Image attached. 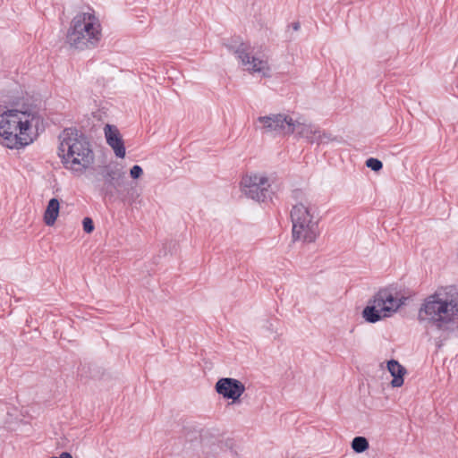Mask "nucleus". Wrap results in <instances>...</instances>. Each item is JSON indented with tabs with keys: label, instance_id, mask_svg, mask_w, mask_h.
I'll return each instance as SVG.
<instances>
[{
	"label": "nucleus",
	"instance_id": "4468645a",
	"mask_svg": "<svg viewBox=\"0 0 458 458\" xmlns=\"http://www.w3.org/2000/svg\"><path fill=\"white\" fill-rule=\"evenodd\" d=\"M103 176L106 183L116 190L123 184L124 172L119 168H107Z\"/></svg>",
	"mask_w": 458,
	"mask_h": 458
},
{
	"label": "nucleus",
	"instance_id": "423d86ee",
	"mask_svg": "<svg viewBox=\"0 0 458 458\" xmlns=\"http://www.w3.org/2000/svg\"><path fill=\"white\" fill-rule=\"evenodd\" d=\"M230 52L236 55L245 70L250 73H259L263 77L271 76V69L267 59H260L250 55V46L245 42L238 45H227Z\"/></svg>",
	"mask_w": 458,
	"mask_h": 458
},
{
	"label": "nucleus",
	"instance_id": "5701e85b",
	"mask_svg": "<svg viewBox=\"0 0 458 458\" xmlns=\"http://www.w3.org/2000/svg\"><path fill=\"white\" fill-rule=\"evenodd\" d=\"M142 174H143V170L138 165H133L130 170V174H131V178H133V179L140 178L142 175Z\"/></svg>",
	"mask_w": 458,
	"mask_h": 458
},
{
	"label": "nucleus",
	"instance_id": "2eb2a0df",
	"mask_svg": "<svg viewBox=\"0 0 458 458\" xmlns=\"http://www.w3.org/2000/svg\"><path fill=\"white\" fill-rule=\"evenodd\" d=\"M60 203L55 198L51 199L48 201L47 208L44 213V222L47 225H53L59 215Z\"/></svg>",
	"mask_w": 458,
	"mask_h": 458
},
{
	"label": "nucleus",
	"instance_id": "a211bd4d",
	"mask_svg": "<svg viewBox=\"0 0 458 458\" xmlns=\"http://www.w3.org/2000/svg\"><path fill=\"white\" fill-rule=\"evenodd\" d=\"M369 445L364 437H356L352 441V448L356 453H363L369 448Z\"/></svg>",
	"mask_w": 458,
	"mask_h": 458
},
{
	"label": "nucleus",
	"instance_id": "ddd939ff",
	"mask_svg": "<svg viewBox=\"0 0 458 458\" xmlns=\"http://www.w3.org/2000/svg\"><path fill=\"white\" fill-rule=\"evenodd\" d=\"M387 369L393 377L391 386L393 387H400L403 385V376L406 374V369L397 360H391L387 362Z\"/></svg>",
	"mask_w": 458,
	"mask_h": 458
},
{
	"label": "nucleus",
	"instance_id": "9b49d317",
	"mask_svg": "<svg viewBox=\"0 0 458 458\" xmlns=\"http://www.w3.org/2000/svg\"><path fill=\"white\" fill-rule=\"evenodd\" d=\"M104 132L106 142L113 148L115 156L123 158L125 157V147L118 129L114 125L106 124Z\"/></svg>",
	"mask_w": 458,
	"mask_h": 458
},
{
	"label": "nucleus",
	"instance_id": "6ab92c4d",
	"mask_svg": "<svg viewBox=\"0 0 458 458\" xmlns=\"http://www.w3.org/2000/svg\"><path fill=\"white\" fill-rule=\"evenodd\" d=\"M385 296H383L386 307H392L391 313L395 312L400 306L402 305V301L396 298H394L390 293L387 291H384Z\"/></svg>",
	"mask_w": 458,
	"mask_h": 458
},
{
	"label": "nucleus",
	"instance_id": "dca6fc26",
	"mask_svg": "<svg viewBox=\"0 0 458 458\" xmlns=\"http://www.w3.org/2000/svg\"><path fill=\"white\" fill-rule=\"evenodd\" d=\"M385 296L384 291L378 292L373 301H371V304L375 309H377L379 312L383 313V318L389 317L391 314V309L392 307H386V303L383 298Z\"/></svg>",
	"mask_w": 458,
	"mask_h": 458
},
{
	"label": "nucleus",
	"instance_id": "1a4fd4ad",
	"mask_svg": "<svg viewBox=\"0 0 458 458\" xmlns=\"http://www.w3.org/2000/svg\"><path fill=\"white\" fill-rule=\"evenodd\" d=\"M316 208L310 203H299L293 207L291 219L294 224L314 223L318 225V218L315 216Z\"/></svg>",
	"mask_w": 458,
	"mask_h": 458
},
{
	"label": "nucleus",
	"instance_id": "6e6552de",
	"mask_svg": "<svg viewBox=\"0 0 458 458\" xmlns=\"http://www.w3.org/2000/svg\"><path fill=\"white\" fill-rule=\"evenodd\" d=\"M215 389L224 398L231 399L233 403H236L245 392V386L238 379L222 377L216 383Z\"/></svg>",
	"mask_w": 458,
	"mask_h": 458
},
{
	"label": "nucleus",
	"instance_id": "7ed1b4c3",
	"mask_svg": "<svg viewBox=\"0 0 458 458\" xmlns=\"http://www.w3.org/2000/svg\"><path fill=\"white\" fill-rule=\"evenodd\" d=\"M59 156L66 169L82 174L94 163V152L87 137L76 128H66L59 135Z\"/></svg>",
	"mask_w": 458,
	"mask_h": 458
},
{
	"label": "nucleus",
	"instance_id": "9d476101",
	"mask_svg": "<svg viewBox=\"0 0 458 458\" xmlns=\"http://www.w3.org/2000/svg\"><path fill=\"white\" fill-rule=\"evenodd\" d=\"M319 233L318 225L314 223L293 225V238L294 241L313 242Z\"/></svg>",
	"mask_w": 458,
	"mask_h": 458
},
{
	"label": "nucleus",
	"instance_id": "aec40b11",
	"mask_svg": "<svg viewBox=\"0 0 458 458\" xmlns=\"http://www.w3.org/2000/svg\"><path fill=\"white\" fill-rule=\"evenodd\" d=\"M366 165L375 172H378L383 167L382 162L379 159L374 157L367 159Z\"/></svg>",
	"mask_w": 458,
	"mask_h": 458
},
{
	"label": "nucleus",
	"instance_id": "f3484780",
	"mask_svg": "<svg viewBox=\"0 0 458 458\" xmlns=\"http://www.w3.org/2000/svg\"><path fill=\"white\" fill-rule=\"evenodd\" d=\"M362 316L369 323H376L383 318V314L375 309L371 303L363 310Z\"/></svg>",
	"mask_w": 458,
	"mask_h": 458
},
{
	"label": "nucleus",
	"instance_id": "f8f14e48",
	"mask_svg": "<svg viewBox=\"0 0 458 458\" xmlns=\"http://www.w3.org/2000/svg\"><path fill=\"white\" fill-rule=\"evenodd\" d=\"M295 131L299 137L304 138L308 142L313 144L316 143V139L319 132V128L311 124L305 123L300 120H294Z\"/></svg>",
	"mask_w": 458,
	"mask_h": 458
},
{
	"label": "nucleus",
	"instance_id": "f257e3e1",
	"mask_svg": "<svg viewBox=\"0 0 458 458\" xmlns=\"http://www.w3.org/2000/svg\"><path fill=\"white\" fill-rule=\"evenodd\" d=\"M42 122L40 115L35 111L10 109L0 114L1 143L9 148H21L30 144Z\"/></svg>",
	"mask_w": 458,
	"mask_h": 458
},
{
	"label": "nucleus",
	"instance_id": "b1692460",
	"mask_svg": "<svg viewBox=\"0 0 458 458\" xmlns=\"http://www.w3.org/2000/svg\"><path fill=\"white\" fill-rule=\"evenodd\" d=\"M51 458H72V456L71 455V454H69L67 452H64L60 454L59 457H51Z\"/></svg>",
	"mask_w": 458,
	"mask_h": 458
},
{
	"label": "nucleus",
	"instance_id": "393cba45",
	"mask_svg": "<svg viewBox=\"0 0 458 458\" xmlns=\"http://www.w3.org/2000/svg\"><path fill=\"white\" fill-rule=\"evenodd\" d=\"M292 27L294 31H298L301 28V24L299 21H295L292 24Z\"/></svg>",
	"mask_w": 458,
	"mask_h": 458
},
{
	"label": "nucleus",
	"instance_id": "f03ea898",
	"mask_svg": "<svg viewBox=\"0 0 458 458\" xmlns=\"http://www.w3.org/2000/svg\"><path fill=\"white\" fill-rule=\"evenodd\" d=\"M458 316V290L449 287L425 299L418 313V320L435 327L437 330L453 332L454 318Z\"/></svg>",
	"mask_w": 458,
	"mask_h": 458
},
{
	"label": "nucleus",
	"instance_id": "39448f33",
	"mask_svg": "<svg viewBox=\"0 0 458 458\" xmlns=\"http://www.w3.org/2000/svg\"><path fill=\"white\" fill-rule=\"evenodd\" d=\"M271 185L268 178L263 174H246L241 181V191L247 198L259 202L271 199Z\"/></svg>",
	"mask_w": 458,
	"mask_h": 458
},
{
	"label": "nucleus",
	"instance_id": "4be33fe9",
	"mask_svg": "<svg viewBox=\"0 0 458 458\" xmlns=\"http://www.w3.org/2000/svg\"><path fill=\"white\" fill-rule=\"evenodd\" d=\"M82 225H83V230L87 233H90L93 232L94 230V225H93V221L91 218L89 217H85L82 221Z\"/></svg>",
	"mask_w": 458,
	"mask_h": 458
},
{
	"label": "nucleus",
	"instance_id": "20e7f679",
	"mask_svg": "<svg viewBox=\"0 0 458 458\" xmlns=\"http://www.w3.org/2000/svg\"><path fill=\"white\" fill-rule=\"evenodd\" d=\"M101 25L93 13H80L71 21L67 31V43L80 50L92 48L101 38Z\"/></svg>",
	"mask_w": 458,
	"mask_h": 458
},
{
	"label": "nucleus",
	"instance_id": "0eeeda50",
	"mask_svg": "<svg viewBox=\"0 0 458 458\" xmlns=\"http://www.w3.org/2000/svg\"><path fill=\"white\" fill-rule=\"evenodd\" d=\"M258 130L274 135H291L295 132L294 120L285 114H271L259 116L255 122Z\"/></svg>",
	"mask_w": 458,
	"mask_h": 458
},
{
	"label": "nucleus",
	"instance_id": "412c9836",
	"mask_svg": "<svg viewBox=\"0 0 458 458\" xmlns=\"http://www.w3.org/2000/svg\"><path fill=\"white\" fill-rule=\"evenodd\" d=\"M316 137V144L318 145L328 143L329 141L334 140V138H332V136L329 133L321 130H319V132Z\"/></svg>",
	"mask_w": 458,
	"mask_h": 458
}]
</instances>
